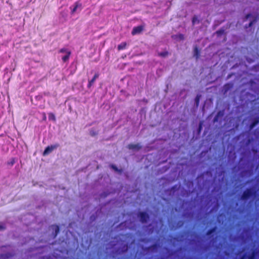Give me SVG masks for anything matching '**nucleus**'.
<instances>
[{
  "label": "nucleus",
  "mask_w": 259,
  "mask_h": 259,
  "mask_svg": "<svg viewBox=\"0 0 259 259\" xmlns=\"http://www.w3.org/2000/svg\"><path fill=\"white\" fill-rule=\"evenodd\" d=\"M141 217V219H142V221H146L147 216L146 213H142Z\"/></svg>",
  "instance_id": "nucleus-5"
},
{
  "label": "nucleus",
  "mask_w": 259,
  "mask_h": 259,
  "mask_svg": "<svg viewBox=\"0 0 259 259\" xmlns=\"http://www.w3.org/2000/svg\"><path fill=\"white\" fill-rule=\"evenodd\" d=\"M94 80H95V79H93L92 80L90 81L89 84V85L90 87L92 85V84L93 83Z\"/></svg>",
  "instance_id": "nucleus-9"
},
{
  "label": "nucleus",
  "mask_w": 259,
  "mask_h": 259,
  "mask_svg": "<svg viewBox=\"0 0 259 259\" xmlns=\"http://www.w3.org/2000/svg\"><path fill=\"white\" fill-rule=\"evenodd\" d=\"M76 8H77V6H76L75 7V8L73 9V12H74L75 11V10H76Z\"/></svg>",
  "instance_id": "nucleus-10"
},
{
  "label": "nucleus",
  "mask_w": 259,
  "mask_h": 259,
  "mask_svg": "<svg viewBox=\"0 0 259 259\" xmlns=\"http://www.w3.org/2000/svg\"><path fill=\"white\" fill-rule=\"evenodd\" d=\"M49 119L52 120H55V117L54 114H49Z\"/></svg>",
  "instance_id": "nucleus-7"
},
{
  "label": "nucleus",
  "mask_w": 259,
  "mask_h": 259,
  "mask_svg": "<svg viewBox=\"0 0 259 259\" xmlns=\"http://www.w3.org/2000/svg\"><path fill=\"white\" fill-rule=\"evenodd\" d=\"M251 191H247L246 192H245L244 193V195H243V197L244 198L248 197L251 194Z\"/></svg>",
  "instance_id": "nucleus-4"
},
{
  "label": "nucleus",
  "mask_w": 259,
  "mask_h": 259,
  "mask_svg": "<svg viewBox=\"0 0 259 259\" xmlns=\"http://www.w3.org/2000/svg\"><path fill=\"white\" fill-rule=\"evenodd\" d=\"M69 56V53H67L66 55L63 57L62 59L64 61H66L68 60Z\"/></svg>",
  "instance_id": "nucleus-6"
},
{
  "label": "nucleus",
  "mask_w": 259,
  "mask_h": 259,
  "mask_svg": "<svg viewBox=\"0 0 259 259\" xmlns=\"http://www.w3.org/2000/svg\"><path fill=\"white\" fill-rule=\"evenodd\" d=\"M97 76H97V75H95L94 76V77L93 79L95 80V79H96V78L97 77Z\"/></svg>",
  "instance_id": "nucleus-11"
},
{
  "label": "nucleus",
  "mask_w": 259,
  "mask_h": 259,
  "mask_svg": "<svg viewBox=\"0 0 259 259\" xmlns=\"http://www.w3.org/2000/svg\"><path fill=\"white\" fill-rule=\"evenodd\" d=\"M143 28L142 26H138L133 29L132 31V34L133 35L137 34L142 32Z\"/></svg>",
  "instance_id": "nucleus-2"
},
{
  "label": "nucleus",
  "mask_w": 259,
  "mask_h": 259,
  "mask_svg": "<svg viewBox=\"0 0 259 259\" xmlns=\"http://www.w3.org/2000/svg\"><path fill=\"white\" fill-rule=\"evenodd\" d=\"M125 44H122L118 46V49L119 50L123 49L125 47Z\"/></svg>",
  "instance_id": "nucleus-8"
},
{
  "label": "nucleus",
  "mask_w": 259,
  "mask_h": 259,
  "mask_svg": "<svg viewBox=\"0 0 259 259\" xmlns=\"http://www.w3.org/2000/svg\"><path fill=\"white\" fill-rule=\"evenodd\" d=\"M128 147L131 149L138 150L140 149L141 147L139 144H131L128 146Z\"/></svg>",
  "instance_id": "nucleus-3"
},
{
  "label": "nucleus",
  "mask_w": 259,
  "mask_h": 259,
  "mask_svg": "<svg viewBox=\"0 0 259 259\" xmlns=\"http://www.w3.org/2000/svg\"><path fill=\"white\" fill-rule=\"evenodd\" d=\"M56 148V146H50L47 147L43 153V155L44 156L48 155V154H50Z\"/></svg>",
  "instance_id": "nucleus-1"
}]
</instances>
